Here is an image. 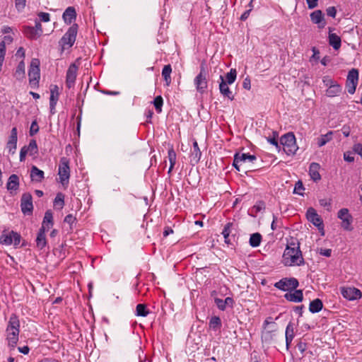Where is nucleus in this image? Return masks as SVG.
Returning a JSON list of instances; mask_svg holds the SVG:
<instances>
[{
    "label": "nucleus",
    "instance_id": "nucleus-1",
    "mask_svg": "<svg viewBox=\"0 0 362 362\" xmlns=\"http://www.w3.org/2000/svg\"><path fill=\"white\" fill-rule=\"evenodd\" d=\"M19 327L20 322L17 316L12 315L9 318L6 332L8 344L13 349L18 341Z\"/></svg>",
    "mask_w": 362,
    "mask_h": 362
},
{
    "label": "nucleus",
    "instance_id": "nucleus-2",
    "mask_svg": "<svg viewBox=\"0 0 362 362\" xmlns=\"http://www.w3.org/2000/svg\"><path fill=\"white\" fill-rule=\"evenodd\" d=\"M283 262L286 266L303 264L304 260L299 247L287 246L283 255Z\"/></svg>",
    "mask_w": 362,
    "mask_h": 362
},
{
    "label": "nucleus",
    "instance_id": "nucleus-3",
    "mask_svg": "<svg viewBox=\"0 0 362 362\" xmlns=\"http://www.w3.org/2000/svg\"><path fill=\"white\" fill-rule=\"evenodd\" d=\"M280 142L283 146L284 151L287 155H293L298 150L296 137L292 132L287 133L282 136Z\"/></svg>",
    "mask_w": 362,
    "mask_h": 362
},
{
    "label": "nucleus",
    "instance_id": "nucleus-4",
    "mask_svg": "<svg viewBox=\"0 0 362 362\" xmlns=\"http://www.w3.org/2000/svg\"><path fill=\"white\" fill-rule=\"evenodd\" d=\"M40 62L38 59L35 58L31 60L28 70V77L29 83L33 88L37 87L39 83L40 78Z\"/></svg>",
    "mask_w": 362,
    "mask_h": 362
},
{
    "label": "nucleus",
    "instance_id": "nucleus-5",
    "mask_svg": "<svg viewBox=\"0 0 362 362\" xmlns=\"http://www.w3.org/2000/svg\"><path fill=\"white\" fill-rule=\"evenodd\" d=\"M256 160L254 155L247 153H236L234 157L233 166L238 170H244L247 168V165L252 163Z\"/></svg>",
    "mask_w": 362,
    "mask_h": 362
},
{
    "label": "nucleus",
    "instance_id": "nucleus-6",
    "mask_svg": "<svg viewBox=\"0 0 362 362\" xmlns=\"http://www.w3.org/2000/svg\"><path fill=\"white\" fill-rule=\"evenodd\" d=\"M77 35V25L71 26L66 33L64 35L59 41V44L63 49L72 47L76 41Z\"/></svg>",
    "mask_w": 362,
    "mask_h": 362
},
{
    "label": "nucleus",
    "instance_id": "nucleus-7",
    "mask_svg": "<svg viewBox=\"0 0 362 362\" xmlns=\"http://www.w3.org/2000/svg\"><path fill=\"white\" fill-rule=\"evenodd\" d=\"M207 71L202 64L200 67L199 74L195 77L194 80V85L196 86L197 90L200 93H204L208 87V81L206 79Z\"/></svg>",
    "mask_w": 362,
    "mask_h": 362
},
{
    "label": "nucleus",
    "instance_id": "nucleus-8",
    "mask_svg": "<svg viewBox=\"0 0 362 362\" xmlns=\"http://www.w3.org/2000/svg\"><path fill=\"white\" fill-rule=\"evenodd\" d=\"M21 235L14 231H4L0 237V243L6 245H19Z\"/></svg>",
    "mask_w": 362,
    "mask_h": 362
},
{
    "label": "nucleus",
    "instance_id": "nucleus-9",
    "mask_svg": "<svg viewBox=\"0 0 362 362\" xmlns=\"http://www.w3.org/2000/svg\"><path fill=\"white\" fill-rule=\"evenodd\" d=\"M60 182L64 185L69 182L70 176V170L69 166V160L66 158H62L59 165V173Z\"/></svg>",
    "mask_w": 362,
    "mask_h": 362
},
{
    "label": "nucleus",
    "instance_id": "nucleus-10",
    "mask_svg": "<svg viewBox=\"0 0 362 362\" xmlns=\"http://www.w3.org/2000/svg\"><path fill=\"white\" fill-rule=\"evenodd\" d=\"M358 81V71L356 69H352L348 73L346 82V88L349 93L354 94L355 93Z\"/></svg>",
    "mask_w": 362,
    "mask_h": 362
},
{
    "label": "nucleus",
    "instance_id": "nucleus-11",
    "mask_svg": "<svg viewBox=\"0 0 362 362\" xmlns=\"http://www.w3.org/2000/svg\"><path fill=\"white\" fill-rule=\"evenodd\" d=\"M337 217L341 220V227L348 231L353 230L351 223L353 221V217L349 214V209L344 208L338 211Z\"/></svg>",
    "mask_w": 362,
    "mask_h": 362
},
{
    "label": "nucleus",
    "instance_id": "nucleus-12",
    "mask_svg": "<svg viewBox=\"0 0 362 362\" xmlns=\"http://www.w3.org/2000/svg\"><path fill=\"white\" fill-rule=\"evenodd\" d=\"M274 286L282 291L293 290L298 286V281L295 278H284L275 283Z\"/></svg>",
    "mask_w": 362,
    "mask_h": 362
},
{
    "label": "nucleus",
    "instance_id": "nucleus-13",
    "mask_svg": "<svg viewBox=\"0 0 362 362\" xmlns=\"http://www.w3.org/2000/svg\"><path fill=\"white\" fill-rule=\"evenodd\" d=\"M341 293L344 298L353 300L361 297V292L356 288L351 287H342L341 288Z\"/></svg>",
    "mask_w": 362,
    "mask_h": 362
},
{
    "label": "nucleus",
    "instance_id": "nucleus-14",
    "mask_svg": "<svg viewBox=\"0 0 362 362\" xmlns=\"http://www.w3.org/2000/svg\"><path fill=\"white\" fill-rule=\"evenodd\" d=\"M310 20L314 24L317 25L320 29L324 28L326 25V21L321 10H315L310 15Z\"/></svg>",
    "mask_w": 362,
    "mask_h": 362
},
{
    "label": "nucleus",
    "instance_id": "nucleus-15",
    "mask_svg": "<svg viewBox=\"0 0 362 362\" xmlns=\"http://www.w3.org/2000/svg\"><path fill=\"white\" fill-rule=\"evenodd\" d=\"M21 206L23 214L32 212L33 206L30 194L25 193L22 195Z\"/></svg>",
    "mask_w": 362,
    "mask_h": 362
},
{
    "label": "nucleus",
    "instance_id": "nucleus-16",
    "mask_svg": "<svg viewBox=\"0 0 362 362\" xmlns=\"http://www.w3.org/2000/svg\"><path fill=\"white\" fill-rule=\"evenodd\" d=\"M306 216L309 221L313 223L319 228L323 226V222L320 216L317 214L316 211L313 208L310 207L308 209Z\"/></svg>",
    "mask_w": 362,
    "mask_h": 362
},
{
    "label": "nucleus",
    "instance_id": "nucleus-17",
    "mask_svg": "<svg viewBox=\"0 0 362 362\" xmlns=\"http://www.w3.org/2000/svg\"><path fill=\"white\" fill-rule=\"evenodd\" d=\"M77 66L73 64L69 67L67 70L66 83L67 87L69 88L72 87L75 83L77 75Z\"/></svg>",
    "mask_w": 362,
    "mask_h": 362
},
{
    "label": "nucleus",
    "instance_id": "nucleus-18",
    "mask_svg": "<svg viewBox=\"0 0 362 362\" xmlns=\"http://www.w3.org/2000/svg\"><path fill=\"white\" fill-rule=\"evenodd\" d=\"M59 88L57 85H52L50 87V98H49V106L50 111L54 113L53 110L55 108L57 102L59 99Z\"/></svg>",
    "mask_w": 362,
    "mask_h": 362
},
{
    "label": "nucleus",
    "instance_id": "nucleus-19",
    "mask_svg": "<svg viewBox=\"0 0 362 362\" xmlns=\"http://www.w3.org/2000/svg\"><path fill=\"white\" fill-rule=\"evenodd\" d=\"M221 82L219 84V90L221 93L224 96L227 97L229 100H233L234 99V95L232 91L230 90L228 84L224 78L222 76H220Z\"/></svg>",
    "mask_w": 362,
    "mask_h": 362
},
{
    "label": "nucleus",
    "instance_id": "nucleus-20",
    "mask_svg": "<svg viewBox=\"0 0 362 362\" xmlns=\"http://www.w3.org/2000/svg\"><path fill=\"white\" fill-rule=\"evenodd\" d=\"M293 292L286 293L284 295V298L291 302L299 303L303 300V294L301 290L293 289Z\"/></svg>",
    "mask_w": 362,
    "mask_h": 362
},
{
    "label": "nucleus",
    "instance_id": "nucleus-21",
    "mask_svg": "<svg viewBox=\"0 0 362 362\" xmlns=\"http://www.w3.org/2000/svg\"><path fill=\"white\" fill-rule=\"evenodd\" d=\"M341 87L337 83L330 81V85L326 90V95L332 98L339 95L341 92Z\"/></svg>",
    "mask_w": 362,
    "mask_h": 362
},
{
    "label": "nucleus",
    "instance_id": "nucleus-22",
    "mask_svg": "<svg viewBox=\"0 0 362 362\" xmlns=\"http://www.w3.org/2000/svg\"><path fill=\"white\" fill-rule=\"evenodd\" d=\"M13 76L18 81H23L25 78V65L24 60H21L13 73Z\"/></svg>",
    "mask_w": 362,
    "mask_h": 362
},
{
    "label": "nucleus",
    "instance_id": "nucleus-23",
    "mask_svg": "<svg viewBox=\"0 0 362 362\" xmlns=\"http://www.w3.org/2000/svg\"><path fill=\"white\" fill-rule=\"evenodd\" d=\"M63 19L67 24H71L76 18V12L74 7H68L63 13Z\"/></svg>",
    "mask_w": 362,
    "mask_h": 362
},
{
    "label": "nucleus",
    "instance_id": "nucleus-24",
    "mask_svg": "<svg viewBox=\"0 0 362 362\" xmlns=\"http://www.w3.org/2000/svg\"><path fill=\"white\" fill-rule=\"evenodd\" d=\"M53 226V216L51 211L48 210L45 212L43 221L42 223L41 229L46 230H49Z\"/></svg>",
    "mask_w": 362,
    "mask_h": 362
},
{
    "label": "nucleus",
    "instance_id": "nucleus-25",
    "mask_svg": "<svg viewBox=\"0 0 362 362\" xmlns=\"http://www.w3.org/2000/svg\"><path fill=\"white\" fill-rule=\"evenodd\" d=\"M202 153L198 146V143L196 140L193 142V151L190 155V161L193 164H197L200 160Z\"/></svg>",
    "mask_w": 362,
    "mask_h": 362
},
{
    "label": "nucleus",
    "instance_id": "nucleus-26",
    "mask_svg": "<svg viewBox=\"0 0 362 362\" xmlns=\"http://www.w3.org/2000/svg\"><path fill=\"white\" fill-rule=\"evenodd\" d=\"M320 166L317 163H312L309 168V174L310 177L314 181H318L321 179V176L319 173Z\"/></svg>",
    "mask_w": 362,
    "mask_h": 362
},
{
    "label": "nucleus",
    "instance_id": "nucleus-27",
    "mask_svg": "<svg viewBox=\"0 0 362 362\" xmlns=\"http://www.w3.org/2000/svg\"><path fill=\"white\" fill-rule=\"evenodd\" d=\"M30 177L32 181L40 182L44 179V172L36 166H33L30 170Z\"/></svg>",
    "mask_w": 362,
    "mask_h": 362
},
{
    "label": "nucleus",
    "instance_id": "nucleus-28",
    "mask_svg": "<svg viewBox=\"0 0 362 362\" xmlns=\"http://www.w3.org/2000/svg\"><path fill=\"white\" fill-rule=\"evenodd\" d=\"M329 44L336 50L339 49L341 47V38L335 33H332L331 32V28H329Z\"/></svg>",
    "mask_w": 362,
    "mask_h": 362
},
{
    "label": "nucleus",
    "instance_id": "nucleus-29",
    "mask_svg": "<svg viewBox=\"0 0 362 362\" xmlns=\"http://www.w3.org/2000/svg\"><path fill=\"white\" fill-rule=\"evenodd\" d=\"M47 230L44 229L40 228L39 232L37 233V236L36 238V245L37 247L42 250L43 249L47 244L46 237H45V232Z\"/></svg>",
    "mask_w": 362,
    "mask_h": 362
},
{
    "label": "nucleus",
    "instance_id": "nucleus-30",
    "mask_svg": "<svg viewBox=\"0 0 362 362\" xmlns=\"http://www.w3.org/2000/svg\"><path fill=\"white\" fill-rule=\"evenodd\" d=\"M18 186H19L18 177L15 174L11 175L9 177L8 182H7V189L9 191L16 190L18 188Z\"/></svg>",
    "mask_w": 362,
    "mask_h": 362
},
{
    "label": "nucleus",
    "instance_id": "nucleus-31",
    "mask_svg": "<svg viewBox=\"0 0 362 362\" xmlns=\"http://www.w3.org/2000/svg\"><path fill=\"white\" fill-rule=\"evenodd\" d=\"M232 223H228L224 227L222 234L223 235V238L225 239V243L228 245L231 244L232 243V238L230 237V234L232 233Z\"/></svg>",
    "mask_w": 362,
    "mask_h": 362
},
{
    "label": "nucleus",
    "instance_id": "nucleus-32",
    "mask_svg": "<svg viewBox=\"0 0 362 362\" xmlns=\"http://www.w3.org/2000/svg\"><path fill=\"white\" fill-rule=\"evenodd\" d=\"M322 302L321 300L317 298L310 302L309 310L313 313H318L322 310Z\"/></svg>",
    "mask_w": 362,
    "mask_h": 362
},
{
    "label": "nucleus",
    "instance_id": "nucleus-33",
    "mask_svg": "<svg viewBox=\"0 0 362 362\" xmlns=\"http://www.w3.org/2000/svg\"><path fill=\"white\" fill-rule=\"evenodd\" d=\"M294 336L293 332V325L292 323H289L286 329V346L288 347L289 344L291 343Z\"/></svg>",
    "mask_w": 362,
    "mask_h": 362
},
{
    "label": "nucleus",
    "instance_id": "nucleus-34",
    "mask_svg": "<svg viewBox=\"0 0 362 362\" xmlns=\"http://www.w3.org/2000/svg\"><path fill=\"white\" fill-rule=\"evenodd\" d=\"M172 72V68L170 64L164 66L162 70V76L166 83L167 86H169L171 83L170 74Z\"/></svg>",
    "mask_w": 362,
    "mask_h": 362
},
{
    "label": "nucleus",
    "instance_id": "nucleus-35",
    "mask_svg": "<svg viewBox=\"0 0 362 362\" xmlns=\"http://www.w3.org/2000/svg\"><path fill=\"white\" fill-rule=\"evenodd\" d=\"M261 240H262L261 234L259 233H255L250 235L249 242H250V245L252 247H256L260 245Z\"/></svg>",
    "mask_w": 362,
    "mask_h": 362
},
{
    "label": "nucleus",
    "instance_id": "nucleus-36",
    "mask_svg": "<svg viewBox=\"0 0 362 362\" xmlns=\"http://www.w3.org/2000/svg\"><path fill=\"white\" fill-rule=\"evenodd\" d=\"M25 148L30 156H35L37 153V145L36 141L34 139L30 140L28 146H25Z\"/></svg>",
    "mask_w": 362,
    "mask_h": 362
},
{
    "label": "nucleus",
    "instance_id": "nucleus-37",
    "mask_svg": "<svg viewBox=\"0 0 362 362\" xmlns=\"http://www.w3.org/2000/svg\"><path fill=\"white\" fill-rule=\"evenodd\" d=\"M332 132H329L326 134L321 135L320 137L317 139V144L320 147L325 145L328 141L332 139Z\"/></svg>",
    "mask_w": 362,
    "mask_h": 362
},
{
    "label": "nucleus",
    "instance_id": "nucleus-38",
    "mask_svg": "<svg viewBox=\"0 0 362 362\" xmlns=\"http://www.w3.org/2000/svg\"><path fill=\"white\" fill-rule=\"evenodd\" d=\"M149 313L145 304H138L136 308V315L137 316L146 317Z\"/></svg>",
    "mask_w": 362,
    "mask_h": 362
},
{
    "label": "nucleus",
    "instance_id": "nucleus-39",
    "mask_svg": "<svg viewBox=\"0 0 362 362\" xmlns=\"http://www.w3.org/2000/svg\"><path fill=\"white\" fill-rule=\"evenodd\" d=\"M24 33L25 35L30 39H35L40 37L38 33L36 32V29L33 27H25L24 28Z\"/></svg>",
    "mask_w": 362,
    "mask_h": 362
},
{
    "label": "nucleus",
    "instance_id": "nucleus-40",
    "mask_svg": "<svg viewBox=\"0 0 362 362\" xmlns=\"http://www.w3.org/2000/svg\"><path fill=\"white\" fill-rule=\"evenodd\" d=\"M221 326V321L219 317L214 316L209 321V327L214 330H217Z\"/></svg>",
    "mask_w": 362,
    "mask_h": 362
},
{
    "label": "nucleus",
    "instance_id": "nucleus-41",
    "mask_svg": "<svg viewBox=\"0 0 362 362\" xmlns=\"http://www.w3.org/2000/svg\"><path fill=\"white\" fill-rule=\"evenodd\" d=\"M64 195L62 193H58L54 201V206L58 207L59 209H62L64 205Z\"/></svg>",
    "mask_w": 362,
    "mask_h": 362
},
{
    "label": "nucleus",
    "instance_id": "nucleus-42",
    "mask_svg": "<svg viewBox=\"0 0 362 362\" xmlns=\"http://www.w3.org/2000/svg\"><path fill=\"white\" fill-rule=\"evenodd\" d=\"M168 158H169V160L170 163V166L169 170H168V173H170L173 170V168H174V165L175 164L176 153L173 148H170L168 150Z\"/></svg>",
    "mask_w": 362,
    "mask_h": 362
},
{
    "label": "nucleus",
    "instance_id": "nucleus-43",
    "mask_svg": "<svg viewBox=\"0 0 362 362\" xmlns=\"http://www.w3.org/2000/svg\"><path fill=\"white\" fill-rule=\"evenodd\" d=\"M237 71L235 69H231L230 72L226 74V82L228 84H232L236 79Z\"/></svg>",
    "mask_w": 362,
    "mask_h": 362
},
{
    "label": "nucleus",
    "instance_id": "nucleus-44",
    "mask_svg": "<svg viewBox=\"0 0 362 362\" xmlns=\"http://www.w3.org/2000/svg\"><path fill=\"white\" fill-rule=\"evenodd\" d=\"M6 55V45L4 42H0V71H1V68L4 62Z\"/></svg>",
    "mask_w": 362,
    "mask_h": 362
},
{
    "label": "nucleus",
    "instance_id": "nucleus-45",
    "mask_svg": "<svg viewBox=\"0 0 362 362\" xmlns=\"http://www.w3.org/2000/svg\"><path fill=\"white\" fill-rule=\"evenodd\" d=\"M163 104V100L160 95H158L155 98V99L153 100V105L155 106L156 111L158 113L161 112V111H162Z\"/></svg>",
    "mask_w": 362,
    "mask_h": 362
},
{
    "label": "nucleus",
    "instance_id": "nucleus-46",
    "mask_svg": "<svg viewBox=\"0 0 362 362\" xmlns=\"http://www.w3.org/2000/svg\"><path fill=\"white\" fill-rule=\"evenodd\" d=\"M304 190L305 188L303 187V182L301 181H298L295 185L293 192L299 195H303Z\"/></svg>",
    "mask_w": 362,
    "mask_h": 362
},
{
    "label": "nucleus",
    "instance_id": "nucleus-47",
    "mask_svg": "<svg viewBox=\"0 0 362 362\" xmlns=\"http://www.w3.org/2000/svg\"><path fill=\"white\" fill-rule=\"evenodd\" d=\"M26 0H16L15 6L18 11H22L25 6Z\"/></svg>",
    "mask_w": 362,
    "mask_h": 362
},
{
    "label": "nucleus",
    "instance_id": "nucleus-48",
    "mask_svg": "<svg viewBox=\"0 0 362 362\" xmlns=\"http://www.w3.org/2000/svg\"><path fill=\"white\" fill-rule=\"evenodd\" d=\"M39 131V127L37 122L35 120L32 122L30 129V135L33 136L37 134Z\"/></svg>",
    "mask_w": 362,
    "mask_h": 362
},
{
    "label": "nucleus",
    "instance_id": "nucleus-49",
    "mask_svg": "<svg viewBox=\"0 0 362 362\" xmlns=\"http://www.w3.org/2000/svg\"><path fill=\"white\" fill-rule=\"evenodd\" d=\"M16 144L17 142L8 141L6 144V148L8 150V152L13 154L16 149Z\"/></svg>",
    "mask_w": 362,
    "mask_h": 362
},
{
    "label": "nucleus",
    "instance_id": "nucleus-50",
    "mask_svg": "<svg viewBox=\"0 0 362 362\" xmlns=\"http://www.w3.org/2000/svg\"><path fill=\"white\" fill-rule=\"evenodd\" d=\"M216 306L220 309L221 310H224L226 308V306L224 303V300L220 298H215L214 300Z\"/></svg>",
    "mask_w": 362,
    "mask_h": 362
},
{
    "label": "nucleus",
    "instance_id": "nucleus-51",
    "mask_svg": "<svg viewBox=\"0 0 362 362\" xmlns=\"http://www.w3.org/2000/svg\"><path fill=\"white\" fill-rule=\"evenodd\" d=\"M17 139H18L17 138V129H16V127H13L11 129L8 141L17 142Z\"/></svg>",
    "mask_w": 362,
    "mask_h": 362
},
{
    "label": "nucleus",
    "instance_id": "nucleus-52",
    "mask_svg": "<svg viewBox=\"0 0 362 362\" xmlns=\"http://www.w3.org/2000/svg\"><path fill=\"white\" fill-rule=\"evenodd\" d=\"M38 16L42 22H48L50 20V16L48 13L40 12L38 13Z\"/></svg>",
    "mask_w": 362,
    "mask_h": 362
},
{
    "label": "nucleus",
    "instance_id": "nucleus-53",
    "mask_svg": "<svg viewBox=\"0 0 362 362\" xmlns=\"http://www.w3.org/2000/svg\"><path fill=\"white\" fill-rule=\"evenodd\" d=\"M344 159L347 162H353L354 157L351 152L347 151L344 153Z\"/></svg>",
    "mask_w": 362,
    "mask_h": 362
},
{
    "label": "nucleus",
    "instance_id": "nucleus-54",
    "mask_svg": "<svg viewBox=\"0 0 362 362\" xmlns=\"http://www.w3.org/2000/svg\"><path fill=\"white\" fill-rule=\"evenodd\" d=\"M326 12L327 16H331L332 18H334L337 14V10L334 6H330L327 8Z\"/></svg>",
    "mask_w": 362,
    "mask_h": 362
},
{
    "label": "nucleus",
    "instance_id": "nucleus-55",
    "mask_svg": "<svg viewBox=\"0 0 362 362\" xmlns=\"http://www.w3.org/2000/svg\"><path fill=\"white\" fill-rule=\"evenodd\" d=\"M319 0H306L309 9H313L318 5Z\"/></svg>",
    "mask_w": 362,
    "mask_h": 362
},
{
    "label": "nucleus",
    "instance_id": "nucleus-56",
    "mask_svg": "<svg viewBox=\"0 0 362 362\" xmlns=\"http://www.w3.org/2000/svg\"><path fill=\"white\" fill-rule=\"evenodd\" d=\"M16 57H19L21 59V60H24V57H25V50L23 47H20L16 53Z\"/></svg>",
    "mask_w": 362,
    "mask_h": 362
},
{
    "label": "nucleus",
    "instance_id": "nucleus-57",
    "mask_svg": "<svg viewBox=\"0 0 362 362\" xmlns=\"http://www.w3.org/2000/svg\"><path fill=\"white\" fill-rule=\"evenodd\" d=\"M76 221V218L74 216H73L71 214H69L67 216H66L65 218H64V221L66 223H68L70 225H72Z\"/></svg>",
    "mask_w": 362,
    "mask_h": 362
},
{
    "label": "nucleus",
    "instance_id": "nucleus-58",
    "mask_svg": "<svg viewBox=\"0 0 362 362\" xmlns=\"http://www.w3.org/2000/svg\"><path fill=\"white\" fill-rule=\"evenodd\" d=\"M243 86L246 90H250L251 88L250 79L249 77L245 78L243 83Z\"/></svg>",
    "mask_w": 362,
    "mask_h": 362
},
{
    "label": "nucleus",
    "instance_id": "nucleus-59",
    "mask_svg": "<svg viewBox=\"0 0 362 362\" xmlns=\"http://www.w3.org/2000/svg\"><path fill=\"white\" fill-rule=\"evenodd\" d=\"M319 253L321 255L325 256V257H330L332 254V250L331 249H320L319 251Z\"/></svg>",
    "mask_w": 362,
    "mask_h": 362
},
{
    "label": "nucleus",
    "instance_id": "nucleus-60",
    "mask_svg": "<svg viewBox=\"0 0 362 362\" xmlns=\"http://www.w3.org/2000/svg\"><path fill=\"white\" fill-rule=\"evenodd\" d=\"M28 154V152L26 151V148H25V146H23L21 149V152H20V160L21 161H23L25 160V158L26 156V155Z\"/></svg>",
    "mask_w": 362,
    "mask_h": 362
},
{
    "label": "nucleus",
    "instance_id": "nucleus-61",
    "mask_svg": "<svg viewBox=\"0 0 362 362\" xmlns=\"http://www.w3.org/2000/svg\"><path fill=\"white\" fill-rule=\"evenodd\" d=\"M224 300V303L226 305V306H230V307H233V304H234V300L232 298L230 297H227Z\"/></svg>",
    "mask_w": 362,
    "mask_h": 362
},
{
    "label": "nucleus",
    "instance_id": "nucleus-62",
    "mask_svg": "<svg viewBox=\"0 0 362 362\" xmlns=\"http://www.w3.org/2000/svg\"><path fill=\"white\" fill-rule=\"evenodd\" d=\"M34 28L36 29V32L40 36L42 33V28L41 23L40 22H36L35 23V26Z\"/></svg>",
    "mask_w": 362,
    "mask_h": 362
},
{
    "label": "nucleus",
    "instance_id": "nucleus-63",
    "mask_svg": "<svg viewBox=\"0 0 362 362\" xmlns=\"http://www.w3.org/2000/svg\"><path fill=\"white\" fill-rule=\"evenodd\" d=\"M268 142H269L271 144L274 145L276 148H279V145L278 144V141L275 136L273 138H268L267 139Z\"/></svg>",
    "mask_w": 362,
    "mask_h": 362
},
{
    "label": "nucleus",
    "instance_id": "nucleus-64",
    "mask_svg": "<svg viewBox=\"0 0 362 362\" xmlns=\"http://www.w3.org/2000/svg\"><path fill=\"white\" fill-rule=\"evenodd\" d=\"M251 12V9H248L245 11L240 16L241 21H245L250 16V13Z\"/></svg>",
    "mask_w": 362,
    "mask_h": 362
}]
</instances>
